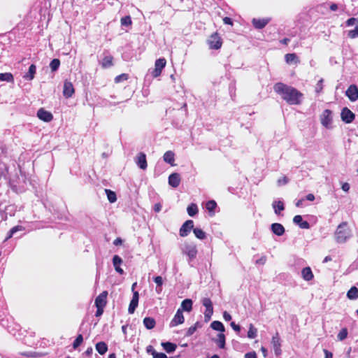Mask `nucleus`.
<instances>
[{
	"label": "nucleus",
	"instance_id": "45",
	"mask_svg": "<svg viewBox=\"0 0 358 358\" xmlns=\"http://www.w3.org/2000/svg\"><path fill=\"white\" fill-rule=\"evenodd\" d=\"M83 341V337L81 334H79L73 343V348L76 349Z\"/></svg>",
	"mask_w": 358,
	"mask_h": 358
},
{
	"label": "nucleus",
	"instance_id": "42",
	"mask_svg": "<svg viewBox=\"0 0 358 358\" xmlns=\"http://www.w3.org/2000/svg\"><path fill=\"white\" fill-rule=\"evenodd\" d=\"M154 281L157 284V292H160L162 291V286L163 285L162 278L161 276H156L155 278H154Z\"/></svg>",
	"mask_w": 358,
	"mask_h": 358
},
{
	"label": "nucleus",
	"instance_id": "29",
	"mask_svg": "<svg viewBox=\"0 0 358 358\" xmlns=\"http://www.w3.org/2000/svg\"><path fill=\"white\" fill-rule=\"evenodd\" d=\"M143 324L148 329H152L156 324V322L154 318L146 317L143 319Z\"/></svg>",
	"mask_w": 358,
	"mask_h": 358
},
{
	"label": "nucleus",
	"instance_id": "28",
	"mask_svg": "<svg viewBox=\"0 0 358 358\" xmlns=\"http://www.w3.org/2000/svg\"><path fill=\"white\" fill-rule=\"evenodd\" d=\"M272 206L274 209V212L276 215H279L280 211L284 210V203L281 201H275L272 203Z\"/></svg>",
	"mask_w": 358,
	"mask_h": 358
},
{
	"label": "nucleus",
	"instance_id": "59",
	"mask_svg": "<svg viewBox=\"0 0 358 358\" xmlns=\"http://www.w3.org/2000/svg\"><path fill=\"white\" fill-rule=\"evenodd\" d=\"M223 22H224V23L225 24H230V25L233 24L232 20L230 17H224Z\"/></svg>",
	"mask_w": 358,
	"mask_h": 358
},
{
	"label": "nucleus",
	"instance_id": "54",
	"mask_svg": "<svg viewBox=\"0 0 358 358\" xmlns=\"http://www.w3.org/2000/svg\"><path fill=\"white\" fill-rule=\"evenodd\" d=\"M231 328L236 332H239L241 330V327L239 325L236 324L234 322H231L230 324Z\"/></svg>",
	"mask_w": 358,
	"mask_h": 358
},
{
	"label": "nucleus",
	"instance_id": "24",
	"mask_svg": "<svg viewBox=\"0 0 358 358\" xmlns=\"http://www.w3.org/2000/svg\"><path fill=\"white\" fill-rule=\"evenodd\" d=\"M113 57L110 55H106L103 57L101 61V66L104 69L109 68L113 65Z\"/></svg>",
	"mask_w": 358,
	"mask_h": 358
},
{
	"label": "nucleus",
	"instance_id": "64",
	"mask_svg": "<svg viewBox=\"0 0 358 358\" xmlns=\"http://www.w3.org/2000/svg\"><path fill=\"white\" fill-rule=\"evenodd\" d=\"M306 199L308 201H313L315 200V196L313 194H308V195H306Z\"/></svg>",
	"mask_w": 358,
	"mask_h": 358
},
{
	"label": "nucleus",
	"instance_id": "50",
	"mask_svg": "<svg viewBox=\"0 0 358 358\" xmlns=\"http://www.w3.org/2000/svg\"><path fill=\"white\" fill-rule=\"evenodd\" d=\"M322 83H323V79H320L317 85H316V87H315V91L317 93H319L322 90Z\"/></svg>",
	"mask_w": 358,
	"mask_h": 358
},
{
	"label": "nucleus",
	"instance_id": "55",
	"mask_svg": "<svg viewBox=\"0 0 358 358\" xmlns=\"http://www.w3.org/2000/svg\"><path fill=\"white\" fill-rule=\"evenodd\" d=\"M104 308L96 307V311L95 313L96 317H100L103 313Z\"/></svg>",
	"mask_w": 358,
	"mask_h": 358
},
{
	"label": "nucleus",
	"instance_id": "63",
	"mask_svg": "<svg viewBox=\"0 0 358 358\" xmlns=\"http://www.w3.org/2000/svg\"><path fill=\"white\" fill-rule=\"evenodd\" d=\"M342 189L345 192H348L350 189V185L348 182H345L342 185Z\"/></svg>",
	"mask_w": 358,
	"mask_h": 358
},
{
	"label": "nucleus",
	"instance_id": "43",
	"mask_svg": "<svg viewBox=\"0 0 358 358\" xmlns=\"http://www.w3.org/2000/svg\"><path fill=\"white\" fill-rule=\"evenodd\" d=\"M217 207V203L214 200L207 201L206 208L209 212H213Z\"/></svg>",
	"mask_w": 358,
	"mask_h": 358
},
{
	"label": "nucleus",
	"instance_id": "62",
	"mask_svg": "<svg viewBox=\"0 0 358 358\" xmlns=\"http://www.w3.org/2000/svg\"><path fill=\"white\" fill-rule=\"evenodd\" d=\"M22 229V226H15V227H13L10 230L12 231V232L13 234H15L17 231H21Z\"/></svg>",
	"mask_w": 358,
	"mask_h": 358
},
{
	"label": "nucleus",
	"instance_id": "40",
	"mask_svg": "<svg viewBox=\"0 0 358 358\" xmlns=\"http://www.w3.org/2000/svg\"><path fill=\"white\" fill-rule=\"evenodd\" d=\"M106 193L107 194V197L108 201L110 203H114L117 200L116 194L114 192L110 189H105Z\"/></svg>",
	"mask_w": 358,
	"mask_h": 358
},
{
	"label": "nucleus",
	"instance_id": "33",
	"mask_svg": "<svg viewBox=\"0 0 358 358\" xmlns=\"http://www.w3.org/2000/svg\"><path fill=\"white\" fill-rule=\"evenodd\" d=\"M347 297L350 300H355L358 298V288L352 287L347 293Z\"/></svg>",
	"mask_w": 358,
	"mask_h": 358
},
{
	"label": "nucleus",
	"instance_id": "8",
	"mask_svg": "<svg viewBox=\"0 0 358 358\" xmlns=\"http://www.w3.org/2000/svg\"><path fill=\"white\" fill-rule=\"evenodd\" d=\"M341 120L347 123H351L355 117V115L347 107H345L342 109L341 113Z\"/></svg>",
	"mask_w": 358,
	"mask_h": 358
},
{
	"label": "nucleus",
	"instance_id": "16",
	"mask_svg": "<svg viewBox=\"0 0 358 358\" xmlns=\"http://www.w3.org/2000/svg\"><path fill=\"white\" fill-rule=\"evenodd\" d=\"M184 322V316L181 309H178L170 323L171 327H176Z\"/></svg>",
	"mask_w": 358,
	"mask_h": 358
},
{
	"label": "nucleus",
	"instance_id": "61",
	"mask_svg": "<svg viewBox=\"0 0 358 358\" xmlns=\"http://www.w3.org/2000/svg\"><path fill=\"white\" fill-rule=\"evenodd\" d=\"M323 351L325 355L324 358H333V354L331 352L328 351L326 349H324Z\"/></svg>",
	"mask_w": 358,
	"mask_h": 358
},
{
	"label": "nucleus",
	"instance_id": "56",
	"mask_svg": "<svg viewBox=\"0 0 358 358\" xmlns=\"http://www.w3.org/2000/svg\"><path fill=\"white\" fill-rule=\"evenodd\" d=\"M153 358H167V356L166 355V354H164L163 352H156Z\"/></svg>",
	"mask_w": 358,
	"mask_h": 358
},
{
	"label": "nucleus",
	"instance_id": "9",
	"mask_svg": "<svg viewBox=\"0 0 358 358\" xmlns=\"http://www.w3.org/2000/svg\"><path fill=\"white\" fill-rule=\"evenodd\" d=\"M194 229V222L191 220H187L183 223L180 229V236L185 237L189 234L191 230H193Z\"/></svg>",
	"mask_w": 358,
	"mask_h": 358
},
{
	"label": "nucleus",
	"instance_id": "41",
	"mask_svg": "<svg viewBox=\"0 0 358 358\" xmlns=\"http://www.w3.org/2000/svg\"><path fill=\"white\" fill-rule=\"evenodd\" d=\"M257 335V330L253 327L252 324H250V328L248 332V337L250 338H255Z\"/></svg>",
	"mask_w": 358,
	"mask_h": 358
},
{
	"label": "nucleus",
	"instance_id": "12",
	"mask_svg": "<svg viewBox=\"0 0 358 358\" xmlns=\"http://www.w3.org/2000/svg\"><path fill=\"white\" fill-rule=\"evenodd\" d=\"M108 292L103 291L95 299L96 307L104 308L107 303Z\"/></svg>",
	"mask_w": 358,
	"mask_h": 358
},
{
	"label": "nucleus",
	"instance_id": "20",
	"mask_svg": "<svg viewBox=\"0 0 358 358\" xmlns=\"http://www.w3.org/2000/svg\"><path fill=\"white\" fill-rule=\"evenodd\" d=\"M293 222L294 224L299 225L301 229H308L310 227V224L307 221H303L302 216L299 215L294 217Z\"/></svg>",
	"mask_w": 358,
	"mask_h": 358
},
{
	"label": "nucleus",
	"instance_id": "36",
	"mask_svg": "<svg viewBox=\"0 0 358 358\" xmlns=\"http://www.w3.org/2000/svg\"><path fill=\"white\" fill-rule=\"evenodd\" d=\"M14 78L11 73H0V81H6L8 83L13 82Z\"/></svg>",
	"mask_w": 358,
	"mask_h": 358
},
{
	"label": "nucleus",
	"instance_id": "34",
	"mask_svg": "<svg viewBox=\"0 0 358 358\" xmlns=\"http://www.w3.org/2000/svg\"><path fill=\"white\" fill-rule=\"evenodd\" d=\"M174 153L172 152V151H166L164 156H163V158H164V160L168 163V164H170L171 165L173 164V162H174Z\"/></svg>",
	"mask_w": 358,
	"mask_h": 358
},
{
	"label": "nucleus",
	"instance_id": "14",
	"mask_svg": "<svg viewBox=\"0 0 358 358\" xmlns=\"http://www.w3.org/2000/svg\"><path fill=\"white\" fill-rule=\"evenodd\" d=\"M74 87L73 84L68 80H66L64 83L63 94L66 98L72 96L74 94Z\"/></svg>",
	"mask_w": 358,
	"mask_h": 358
},
{
	"label": "nucleus",
	"instance_id": "52",
	"mask_svg": "<svg viewBox=\"0 0 358 358\" xmlns=\"http://www.w3.org/2000/svg\"><path fill=\"white\" fill-rule=\"evenodd\" d=\"M287 182H288V179L285 176L278 180V184L279 185H283L287 184Z\"/></svg>",
	"mask_w": 358,
	"mask_h": 358
},
{
	"label": "nucleus",
	"instance_id": "58",
	"mask_svg": "<svg viewBox=\"0 0 358 358\" xmlns=\"http://www.w3.org/2000/svg\"><path fill=\"white\" fill-rule=\"evenodd\" d=\"M223 317L226 321H230L231 320V315L227 311L223 313Z\"/></svg>",
	"mask_w": 358,
	"mask_h": 358
},
{
	"label": "nucleus",
	"instance_id": "17",
	"mask_svg": "<svg viewBox=\"0 0 358 358\" xmlns=\"http://www.w3.org/2000/svg\"><path fill=\"white\" fill-rule=\"evenodd\" d=\"M136 163L140 169L143 170L146 169L148 164L146 156L143 152H140L139 154H138V155L136 157Z\"/></svg>",
	"mask_w": 358,
	"mask_h": 358
},
{
	"label": "nucleus",
	"instance_id": "23",
	"mask_svg": "<svg viewBox=\"0 0 358 358\" xmlns=\"http://www.w3.org/2000/svg\"><path fill=\"white\" fill-rule=\"evenodd\" d=\"M122 263V259L118 255H115L113 258V264L115 267V271L120 274H122L124 273L122 268L120 267V265Z\"/></svg>",
	"mask_w": 358,
	"mask_h": 358
},
{
	"label": "nucleus",
	"instance_id": "44",
	"mask_svg": "<svg viewBox=\"0 0 358 358\" xmlns=\"http://www.w3.org/2000/svg\"><path fill=\"white\" fill-rule=\"evenodd\" d=\"M59 65H60L59 59H53L50 64V67L52 71H55L59 69Z\"/></svg>",
	"mask_w": 358,
	"mask_h": 358
},
{
	"label": "nucleus",
	"instance_id": "25",
	"mask_svg": "<svg viewBox=\"0 0 358 358\" xmlns=\"http://www.w3.org/2000/svg\"><path fill=\"white\" fill-rule=\"evenodd\" d=\"M285 62L290 64H299L300 62L299 57L296 56L294 53H287L285 55Z\"/></svg>",
	"mask_w": 358,
	"mask_h": 358
},
{
	"label": "nucleus",
	"instance_id": "2",
	"mask_svg": "<svg viewBox=\"0 0 358 358\" xmlns=\"http://www.w3.org/2000/svg\"><path fill=\"white\" fill-rule=\"evenodd\" d=\"M351 236V232L346 222L338 225L335 233L336 241L339 243H345Z\"/></svg>",
	"mask_w": 358,
	"mask_h": 358
},
{
	"label": "nucleus",
	"instance_id": "53",
	"mask_svg": "<svg viewBox=\"0 0 358 358\" xmlns=\"http://www.w3.org/2000/svg\"><path fill=\"white\" fill-rule=\"evenodd\" d=\"M196 327H190L187 331V333H186V336H192L196 331Z\"/></svg>",
	"mask_w": 358,
	"mask_h": 358
},
{
	"label": "nucleus",
	"instance_id": "22",
	"mask_svg": "<svg viewBox=\"0 0 358 358\" xmlns=\"http://www.w3.org/2000/svg\"><path fill=\"white\" fill-rule=\"evenodd\" d=\"M36 72V66L32 64L29 67L28 72L25 73L23 78L27 80H32L34 78Z\"/></svg>",
	"mask_w": 358,
	"mask_h": 358
},
{
	"label": "nucleus",
	"instance_id": "37",
	"mask_svg": "<svg viewBox=\"0 0 358 358\" xmlns=\"http://www.w3.org/2000/svg\"><path fill=\"white\" fill-rule=\"evenodd\" d=\"M187 213L189 216L193 217L198 213V207L195 203H191L189 206H188L187 208Z\"/></svg>",
	"mask_w": 358,
	"mask_h": 358
},
{
	"label": "nucleus",
	"instance_id": "38",
	"mask_svg": "<svg viewBox=\"0 0 358 358\" xmlns=\"http://www.w3.org/2000/svg\"><path fill=\"white\" fill-rule=\"evenodd\" d=\"M193 232L195 236L200 240H203L206 238V233L201 229L194 228Z\"/></svg>",
	"mask_w": 358,
	"mask_h": 358
},
{
	"label": "nucleus",
	"instance_id": "51",
	"mask_svg": "<svg viewBox=\"0 0 358 358\" xmlns=\"http://www.w3.org/2000/svg\"><path fill=\"white\" fill-rule=\"evenodd\" d=\"M146 352L148 353V354H150L152 355V357H154L155 353H156V350H155V348H153V346L152 345H148L146 347Z\"/></svg>",
	"mask_w": 358,
	"mask_h": 358
},
{
	"label": "nucleus",
	"instance_id": "11",
	"mask_svg": "<svg viewBox=\"0 0 358 358\" xmlns=\"http://www.w3.org/2000/svg\"><path fill=\"white\" fill-rule=\"evenodd\" d=\"M37 117L40 120H43L44 122H50L53 119L52 114L50 112L45 110L43 108H40L38 110V112H37Z\"/></svg>",
	"mask_w": 358,
	"mask_h": 358
},
{
	"label": "nucleus",
	"instance_id": "39",
	"mask_svg": "<svg viewBox=\"0 0 358 358\" xmlns=\"http://www.w3.org/2000/svg\"><path fill=\"white\" fill-rule=\"evenodd\" d=\"M348 331L347 328H343L337 335L338 340L342 341L348 337Z\"/></svg>",
	"mask_w": 358,
	"mask_h": 358
},
{
	"label": "nucleus",
	"instance_id": "46",
	"mask_svg": "<svg viewBox=\"0 0 358 358\" xmlns=\"http://www.w3.org/2000/svg\"><path fill=\"white\" fill-rule=\"evenodd\" d=\"M348 35L351 38H355L358 36V23L357 24L354 29L350 30L348 31Z\"/></svg>",
	"mask_w": 358,
	"mask_h": 358
},
{
	"label": "nucleus",
	"instance_id": "3",
	"mask_svg": "<svg viewBox=\"0 0 358 358\" xmlns=\"http://www.w3.org/2000/svg\"><path fill=\"white\" fill-rule=\"evenodd\" d=\"M320 122L322 126L327 129L331 128L332 112L329 109L324 110L320 115Z\"/></svg>",
	"mask_w": 358,
	"mask_h": 358
},
{
	"label": "nucleus",
	"instance_id": "1",
	"mask_svg": "<svg viewBox=\"0 0 358 358\" xmlns=\"http://www.w3.org/2000/svg\"><path fill=\"white\" fill-rule=\"evenodd\" d=\"M273 90L289 105H299L302 101L303 94L292 86L282 83H277L274 85Z\"/></svg>",
	"mask_w": 358,
	"mask_h": 358
},
{
	"label": "nucleus",
	"instance_id": "35",
	"mask_svg": "<svg viewBox=\"0 0 358 358\" xmlns=\"http://www.w3.org/2000/svg\"><path fill=\"white\" fill-rule=\"evenodd\" d=\"M210 327L214 330L220 331L221 333H223L225 331L224 326L220 321H213L210 324Z\"/></svg>",
	"mask_w": 358,
	"mask_h": 358
},
{
	"label": "nucleus",
	"instance_id": "19",
	"mask_svg": "<svg viewBox=\"0 0 358 358\" xmlns=\"http://www.w3.org/2000/svg\"><path fill=\"white\" fill-rule=\"evenodd\" d=\"M180 183V175L177 173H171L169 177V184L176 188L179 186Z\"/></svg>",
	"mask_w": 358,
	"mask_h": 358
},
{
	"label": "nucleus",
	"instance_id": "13",
	"mask_svg": "<svg viewBox=\"0 0 358 358\" xmlns=\"http://www.w3.org/2000/svg\"><path fill=\"white\" fill-rule=\"evenodd\" d=\"M139 294L138 292H134L132 299L130 301L128 312L129 314H133L138 305Z\"/></svg>",
	"mask_w": 358,
	"mask_h": 358
},
{
	"label": "nucleus",
	"instance_id": "4",
	"mask_svg": "<svg viewBox=\"0 0 358 358\" xmlns=\"http://www.w3.org/2000/svg\"><path fill=\"white\" fill-rule=\"evenodd\" d=\"M202 305L206 308L204 317L206 321H209L213 314V303L209 298H203L201 300Z\"/></svg>",
	"mask_w": 358,
	"mask_h": 358
},
{
	"label": "nucleus",
	"instance_id": "15",
	"mask_svg": "<svg viewBox=\"0 0 358 358\" xmlns=\"http://www.w3.org/2000/svg\"><path fill=\"white\" fill-rule=\"evenodd\" d=\"M272 345L273 348L274 352L275 355L278 356L281 354V343H280V338L278 336V334L276 333L275 335H274L272 338Z\"/></svg>",
	"mask_w": 358,
	"mask_h": 358
},
{
	"label": "nucleus",
	"instance_id": "31",
	"mask_svg": "<svg viewBox=\"0 0 358 358\" xmlns=\"http://www.w3.org/2000/svg\"><path fill=\"white\" fill-rule=\"evenodd\" d=\"M96 350L100 355H104L108 350V345L105 342H99L96 344Z\"/></svg>",
	"mask_w": 358,
	"mask_h": 358
},
{
	"label": "nucleus",
	"instance_id": "6",
	"mask_svg": "<svg viewBox=\"0 0 358 358\" xmlns=\"http://www.w3.org/2000/svg\"><path fill=\"white\" fill-rule=\"evenodd\" d=\"M182 252L189 257V261H192L196 257L197 249L194 244H185Z\"/></svg>",
	"mask_w": 358,
	"mask_h": 358
},
{
	"label": "nucleus",
	"instance_id": "32",
	"mask_svg": "<svg viewBox=\"0 0 358 358\" xmlns=\"http://www.w3.org/2000/svg\"><path fill=\"white\" fill-rule=\"evenodd\" d=\"M215 342L217 345V346L223 349L225 347V336L223 333H220L217 335V338L215 340Z\"/></svg>",
	"mask_w": 358,
	"mask_h": 358
},
{
	"label": "nucleus",
	"instance_id": "7",
	"mask_svg": "<svg viewBox=\"0 0 358 358\" xmlns=\"http://www.w3.org/2000/svg\"><path fill=\"white\" fill-rule=\"evenodd\" d=\"M166 61L164 58H159L155 61V69L152 72V76L157 78L162 73V69L165 67Z\"/></svg>",
	"mask_w": 358,
	"mask_h": 358
},
{
	"label": "nucleus",
	"instance_id": "18",
	"mask_svg": "<svg viewBox=\"0 0 358 358\" xmlns=\"http://www.w3.org/2000/svg\"><path fill=\"white\" fill-rule=\"evenodd\" d=\"M270 18L256 19L254 18L252 21L253 26L258 29H263L270 22Z\"/></svg>",
	"mask_w": 358,
	"mask_h": 358
},
{
	"label": "nucleus",
	"instance_id": "26",
	"mask_svg": "<svg viewBox=\"0 0 358 358\" xmlns=\"http://www.w3.org/2000/svg\"><path fill=\"white\" fill-rule=\"evenodd\" d=\"M301 275L303 280L306 281L311 280L314 277L312 270L310 267L303 268L301 271Z\"/></svg>",
	"mask_w": 358,
	"mask_h": 358
},
{
	"label": "nucleus",
	"instance_id": "49",
	"mask_svg": "<svg viewBox=\"0 0 358 358\" xmlns=\"http://www.w3.org/2000/svg\"><path fill=\"white\" fill-rule=\"evenodd\" d=\"M358 24V19L357 18H355V17H351L350 19H348L347 21H346V25L347 26H352L354 24Z\"/></svg>",
	"mask_w": 358,
	"mask_h": 358
},
{
	"label": "nucleus",
	"instance_id": "48",
	"mask_svg": "<svg viewBox=\"0 0 358 358\" xmlns=\"http://www.w3.org/2000/svg\"><path fill=\"white\" fill-rule=\"evenodd\" d=\"M129 78V76L128 74H126V73H122L121 75H119L115 77V83H120L123 80H127Z\"/></svg>",
	"mask_w": 358,
	"mask_h": 358
},
{
	"label": "nucleus",
	"instance_id": "30",
	"mask_svg": "<svg viewBox=\"0 0 358 358\" xmlns=\"http://www.w3.org/2000/svg\"><path fill=\"white\" fill-rule=\"evenodd\" d=\"M192 309V301L189 299L183 300L181 303V310L189 312Z\"/></svg>",
	"mask_w": 358,
	"mask_h": 358
},
{
	"label": "nucleus",
	"instance_id": "60",
	"mask_svg": "<svg viewBox=\"0 0 358 358\" xmlns=\"http://www.w3.org/2000/svg\"><path fill=\"white\" fill-rule=\"evenodd\" d=\"M162 210V205L160 203H155L154 206V210L159 213Z\"/></svg>",
	"mask_w": 358,
	"mask_h": 358
},
{
	"label": "nucleus",
	"instance_id": "5",
	"mask_svg": "<svg viewBox=\"0 0 358 358\" xmlns=\"http://www.w3.org/2000/svg\"><path fill=\"white\" fill-rule=\"evenodd\" d=\"M210 49L217 50L222 46V42L220 36L217 34H213L208 40Z\"/></svg>",
	"mask_w": 358,
	"mask_h": 358
},
{
	"label": "nucleus",
	"instance_id": "10",
	"mask_svg": "<svg viewBox=\"0 0 358 358\" xmlns=\"http://www.w3.org/2000/svg\"><path fill=\"white\" fill-rule=\"evenodd\" d=\"M345 95L352 102L358 100V87L355 85H350L345 92Z\"/></svg>",
	"mask_w": 358,
	"mask_h": 358
},
{
	"label": "nucleus",
	"instance_id": "27",
	"mask_svg": "<svg viewBox=\"0 0 358 358\" xmlns=\"http://www.w3.org/2000/svg\"><path fill=\"white\" fill-rule=\"evenodd\" d=\"M163 349L168 353L174 352L177 348V345L171 342H163L162 343Z\"/></svg>",
	"mask_w": 358,
	"mask_h": 358
},
{
	"label": "nucleus",
	"instance_id": "21",
	"mask_svg": "<svg viewBox=\"0 0 358 358\" xmlns=\"http://www.w3.org/2000/svg\"><path fill=\"white\" fill-rule=\"evenodd\" d=\"M272 232L277 236H282L285 233L284 227L280 223H273L271 226Z\"/></svg>",
	"mask_w": 358,
	"mask_h": 358
},
{
	"label": "nucleus",
	"instance_id": "47",
	"mask_svg": "<svg viewBox=\"0 0 358 358\" xmlns=\"http://www.w3.org/2000/svg\"><path fill=\"white\" fill-rule=\"evenodd\" d=\"M131 22L130 16H125L121 19V24L123 26H129L131 24Z\"/></svg>",
	"mask_w": 358,
	"mask_h": 358
},
{
	"label": "nucleus",
	"instance_id": "57",
	"mask_svg": "<svg viewBox=\"0 0 358 358\" xmlns=\"http://www.w3.org/2000/svg\"><path fill=\"white\" fill-rule=\"evenodd\" d=\"M245 358H257V355L255 352H248L245 355Z\"/></svg>",
	"mask_w": 358,
	"mask_h": 358
}]
</instances>
